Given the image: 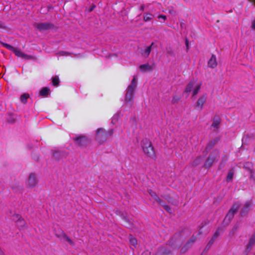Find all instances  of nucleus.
<instances>
[{"label":"nucleus","instance_id":"obj_1","mask_svg":"<svg viewBox=\"0 0 255 255\" xmlns=\"http://www.w3.org/2000/svg\"><path fill=\"white\" fill-rule=\"evenodd\" d=\"M141 146L143 152L149 157L154 158L155 154L150 141L147 138L143 139L141 142Z\"/></svg>","mask_w":255,"mask_h":255},{"label":"nucleus","instance_id":"obj_2","mask_svg":"<svg viewBox=\"0 0 255 255\" xmlns=\"http://www.w3.org/2000/svg\"><path fill=\"white\" fill-rule=\"evenodd\" d=\"M202 85V82L197 80H191L187 85L185 92H192V96H194L197 94Z\"/></svg>","mask_w":255,"mask_h":255},{"label":"nucleus","instance_id":"obj_3","mask_svg":"<svg viewBox=\"0 0 255 255\" xmlns=\"http://www.w3.org/2000/svg\"><path fill=\"white\" fill-rule=\"evenodd\" d=\"M113 130L110 129L109 131H105L103 128H99L96 131V140L101 143L106 140L113 133Z\"/></svg>","mask_w":255,"mask_h":255},{"label":"nucleus","instance_id":"obj_4","mask_svg":"<svg viewBox=\"0 0 255 255\" xmlns=\"http://www.w3.org/2000/svg\"><path fill=\"white\" fill-rule=\"evenodd\" d=\"M136 87V77L134 76L131 84L128 86L127 90L125 100L127 102H130L133 98V92Z\"/></svg>","mask_w":255,"mask_h":255},{"label":"nucleus","instance_id":"obj_5","mask_svg":"<svg viewBox=\"0 0 255 255\" xmlns=\"http://www.w3.org/2000/svg\"><path fill=\"white\" fill-rule=\"evenodd\" d=\"M220 157V153L218 150H215L212 152L205 163V166L207 167H210L212 164L218 161Z\"/></svg>","mask_w":255,"mask_h":255},{"label":"nucleus","instance_id":"obj_6","mask_svg":"<svg viewBox=\"0 0 255 255\" xmlns=\"http://www.w3.org/2000/svg\"><path fill=\"white\" fill-rule=\"evenodd\" d=\"M38 183V180L34 173H30L25 182V185L28 188H33Z\"/></svg>","mask_w":255,"mask_h":255},{"label":"nucleus","instance_id":"obj_7","mask_svg":"<svg viewBox=\"0 0 255 255\" xmlns=\"http://www.w3.org/2000/svg\"><path fill=\"white\" fill-rule=\"evenodd\" d=\"M16 56L24 59H29L31 57L23 53L20 49L14 48L13 51Z\"/></svg>","mask_w":255,"mask_h":255},{"label":"nucleus","instance_id":"obj_8","mask_svg":"<svg viewBox=\"0 0 255 255\" xmlns=\"http://www.w3.org/2000/svg\"><path fill=\"white\" fill-rule=\"evenodd\" d=\"M239 204H235L232 208L230 210L228 214H227L226 219H229L230 220L232 219L233 217V215L234 213L238 210L239 207Z\"/></svg>","mask_w":255,"mask_h":255},{"label":"nucleus","instance_id":"obj_9","mask_svg":"<svg viewBox=\"0 0 255 255\" xmlns=\"http://www.w3.org/2000/svg\"><path fill=\"white\" fill-rule=\"evenodd\" d=\"M149 194L155 201H156L159 204H161L167 211L169 212H171V209L169 208V207L167 205H164L163 204H162V202L161 200L157 197L156 194L154 192L150 191Z\"/></svg>","mask_w":255,"mask_h":255},{"label":"nucleus","instance_id":"obj_10","mask_svg":"<svg viewBox=\"0 0 255 255\" xmlns=\"http://www.w3.org/2000/svg\"><path fill=\"white\" fill-rule=\"evenodd\" d=\"M217 65L216 57L213 54L208 62V65L210 68L213 69L216 68Z\"/></svg>","mask_w":255,"mask_h":255},{"label":"nucleus","instance_id":"obj_11","mask_svg":"<svg viewBox=\"0 0 255 255\" xmlns=\"http://www.w3.org/2000/svg\"><path fill=\"white\" fill-rule=\"evenodd\" d=\"M76 142L80 146H84L88 142V140L85 136H80L77 138Z\"/></svg>","mask_w":255,"mask_h":255},{"label":"nucleus","instance_id":"obj_12","mask_svg":"<svg viewBox=\"0 0 255 255\" xmlns=\"http://www.w3.org/2000/svg\"><path fill=\"white\" fill-rule=\"evenodd\" d=\"M36 26L40 30H44L49 29L51 25L47 23H41L36 24Z\"/></svg>","mask_w":255,"mask_h":255},{"label":"nucleus","instance_id":"obj_13","mask_svg":"<svg viewBox=\"0 0 255 255\" xmlns=\"http://www.w3.org/2000/svg\"><path fill=\"white\" fill-rule=\"evenodd\" d=\"M206 100V97L205 96H202L200 97L196 103V107L201 109L203 105L205 103Z\"/></svg>","mask_w":255,"mask_h":255},{"label":"nucleus","instance_id":"obj_14","mask_svg":"<svg viewBox=\"0 0 255 255\" xmlns=\"http://www.w3.org/2000/svg\"><path fill=\"white\" fill-rule=\"evenodd\" d=\"M153 45V43H152L150 46H148L142 51L141 54L142 55V56H143L145 57H147L148 56L151 52V47Z\"/></svg>","mask_w":255,"mask_h":255},{"label":"nucleus","instance_id":"obj_15","mask_svg":"<svg viewBox=\"0 0 255 255\" xmlns=\"http://www.w3.org/2000/svg\"><path fill=\"white\" fill-rule=\"evenodd\" d=\"M251 206V203L250 202H247L245 205H244V207L242 209L241 211V214L242 215H244L247 213L250 208V207Z\"/></svg>","mask_w":255,"mask_h":255},{"label":"nucleus","instance_id":"obj_16","mask_svg":"<svg viewBox=\"0 0 255 255\" xmlns=\"http://www.w3.org/2000/svg\"><path fill=\"white\" fill-rule=\"evenodd\" d=\"M220 124V119L219 117H216L214 119L212 126L216 129L218 128Z\"/></svg>","mask_w":255,"mask_h":255},{"label":"nucleus","instance_id":"obj_17","mask_svg":"<svg viewBox=\"0 0 255 255\" xmlns=\"http://www.w3.org/2000/svg\"><path fill=\"white\" fill-rule=\"evenodd\" d=\"M218 141V138H215L210 141L207 146V149H211L217 143Z\"/></svg>","mask_w":255,"mask_h":255},{"label":"nucleus","instance_id":"obj_18","mask_svg":"<svg viewBox=\"0 0 255 255\" xmlns=\"http://www.w3.org/2000/svg\"><path fill=\"white\" fill-rule=\"evenodd\" d=\"M139 68H140V69L142 71H143V72L146 71L150 70L152 69V67L148 64L141 65L140 66Z\"/></svg>","mask_w":255,"mask_h":255},{"label":"nucleus","instance_id":"obj_19","mask_svg":"<svg viewBox=\"0 0 255 255\" xmlns=\"http://www.w3.org/2000/svg\"><path fill=\"white\" fill-rule=\"evenodd\" d=\"M50 89L47 87L43 88L40 91L41 96H47L49 93Z\"/></svg>","mask_w":255,"mask_h":255},{"label":"nucleus","instance_id":"obj_20","mask_svg":"<svg viewBox=\"0 0 255 255\" xmlns=\"http://www.w3.org/2000/svg\"><path fill=\"white\" fill-rule=\"evenodd\" d=\"M29 97L28 94H22L20 97V101L22 103L25 104L27 102V99Z\"/></svg>","mask_w":255,"mask_h":255},{"label":"nucleus","instance_id":"obj_21","mask_svg":"<svg viewBox=\"0 0 255 255\" xmlns=\"http://www.w3.org/2000/svg\"><path fill=\"white\" fill-rule=\"evenodd\" d=\"M255 243V235L254 234L251 238L249 244L248 245V248H251L253 246Z\"/></svg>","mask_w":255,"mask_h":255},{"label":"nucleus","instance_id":"obj_22","mask_svg":"<svg viewBox=\"0 0 255 255\" xmlns=\"http://www.w3.org/2000/svg\"><path fill=\"white\" fill-rule=\"evenodd\" d=\"M255 243V235L254 234L251 238L249 244L248 245V248H251L253 246Z\"/></svg>","mask_w":255,"mask_h":255},{"label":"nucleus","instance_id":"obj_23","mask_svg":"<svg viewBox=\"0 0 255 255\" xmlns=\"http://www.w3.org/2000/svg\"><path fill=\"white\" fill-rule=\"evenodd\" d=\"M153 15L150 13H145L143 16L144 20L148 21L152 19Z\"/></svg>","mask_w":255,"mask_h":255},{"label":"nucleus","instance_id":"obj_24","mask_svg":"<svg viewBox=\"0 0 255 255\" xmlns=\"http://www.w3.org/2000/svg\"><path fill=\"white\" fill-rule=\"evenodd\" d=\"M129 241L130 245L133 247H135V246L137 244V241L136 239L131 236H130L129 238Z\"/></svg>","mask_w":255,"mask_h":255},{"label":"nucleus","instance_id":"obj_25","mask_svg":"<svg viewBox=\"0 0 255 255\" xmlns=\"http://www.w3.org/2000/svg\"><path fill=\"white\" fill-rule=\"evenodd\" d=\"M63 238L65 241L69 243L70 245H73L72 240L64 233L63 234Z\"/></svg>","mask_w":255,"mask_h":255},{"label":"nucleus","instance_id":"obj_26","mask_svg":"<svg viewBox=\"0 0 255 255\" xmlns=\"http://www.w3.org/2000/svg\"><path fill=\"white\" fill-rule=\"evenodd\" d=\"M234 173L232 171H230L228 174L227 177V181L228 182H230L232 180L233 178Z\"/></svg>","mask_w":255,"mask_h":255},{"label":"nucleus","instance_id":"obj_27","mask_svg":"<svg viewBox=\"0 0 255 255\" xmlns=\"http://www.w3.org/2000/svg\"><path fill=\"white\" fill-rule=\"evenodd\" d=\"M17 217L18 218L17 221V225L18 226H22L24 224V221L20 217H19L18 215L17 216Z\"/></svg>","mask_w":255,"mask_h":255},{"label":"nucleus","instance_id":"obj_28","mask_svg":"<svg viewBox=\"0 0 255 255\" xmlns=\"http://www.w3.org/2000/svg\"><path fill=\"white\" fill-rule=\"evenodd\" d=\"M52 83L54 86H58L59 83V79L57 77L53 78Z\"/></svg>","mask_w":255,"mask_h":255},{"label":"nucleus","instance_id":"obj_29","mask_svg":"<svg viewBox=\"0 0 255 255\" xmlns=\"http://www.w3.org/2000/svg\"><path fill=\"white\" fill-rule=\"evenodd\" d=\"M3 45V46H4L5 48H7V49H9L10 50H11V51H13V50L14 48H15V47H12V46H11V45H9V44H6V43H4Z\"/></svg>","mask_w":255,"mask_h":255},{"label":"nucleus","instance_id":"obj_30","mask_svg":"<svg viewBox=\"0 0 255 255\" xmlns=\"http://www.w3.org/2000/svg\"><path fill=\"white\" fill-rule=\"evenodd\" d=\"M117 121H118L117 116V115H115L113 117V119H112V123L113 124H115Z\"/></svg>","mask_w":255,"mask_h":255},{"label":"nucleus","instance_id":"obj_31","mask_svg":"<svg viewBox=\"0 0 255 255\" xmlns=\"http://www.w3.org/2000/svg\"><path fill=\"white\" fill-rule=\"evenodd\" d=\"M251 27L253 30H255V18L252 20Z\"/></svg>","mask_w":255,"mask_h":255},{"label":"nucleus","instance_id":"obj_32","mask_svg":"<svg viewBox=\"0 0 255 255\" xmlns=\"http://www.w3.org/2000/svg\"><path fill=\"white\" fill-rule=\"evenodd\" d=\"M158 18L160 19H162L163 21H165L166 19V17L165 15H159L158 16Z\"/></svg>","mask_w":255,"mask_h":255},{"label":"nucleus","instance_id":"obj_33","mask_svg":"<svg viewBox=\"0 0 255 255\" xmlns=\"http://www.w3.org/2000/svg\"><path fill=\"white\" fill-rule=\"evenodd\" d=\"M201 160V158L199 157V158L196 159V160L194 161L195 164L197 165L199 163V162Z\"/></svg>","mask_w":255,"mask_h":255},{"label":"nucleus","instance_id":"obj_34","mask_svg":"<svg viewBox=\"0 0 255 255\" xmlns=\"http://www.w3.org/2000/svg\"><path fill=\"white\" fill-rule=\"evenodd\" d=\"M249 1H250L251 3H252L254 6L255 7V0H248Z\"/></svg>","mask_w":255,"mask_h":255},{"label":"nucleus","instance_id":"obj_35","mask_svg":"<svg viewBox=\"0 0 255 255\" xmlns=\"http://www.w3.org/2000/svg\"><path fill=\"white\" fill-rule=\"evenodd\" d=\"M250 172H251V177L253 178H254L253 177V172L252 170H251Z\"/></svg>","mask_w":255,"mask_h":255},{"label":"nucleus","instance_id":"obj_36","mask_svg":"<svg viewBox=\"0 0 255 255\" xmlns=\"http://www.w3.org/2000/svg\"><path fill=\"white\" fill-rule=\"evenodd\" d=\"M144 6L143 5H141V6H140V9H141V10H144Z\"/></svg>","mask_w":255,"mask_h":255},{"label":"nucleus","instance_id":"obj_37","mask_svg":"<svg viewBox=\"0 0 255 255\" xmlns=\"http://www.w3.org/2000/svg\"><path fill=\"white\" fill-rule=\"evenodd\" d=\"M217 237L216 233H215L214 235V237L216 238Z\"/></svg>","mask_w":255,"mask_h":255},{"label":"nucleus","instance_id":"obj_38","mask_svg":"<svg viewBox=\"0 0 255 255\" xmlns=\"http://www.w3.org/2000/svg\"><path fill=\"white\" fill-rule=\"evenodd\" d=\"M93 8H94V7H92V8L90 9V11L93 10Z\"/></svg>","mask_w":255,"mask_h":255},{"label":"nucleus","instance_id":"obj_39","mask_svg":"<svg viewBox=\"0 0 255 255\" xmlns=\"http://www.w3.org/2000/svg\"><path fill=\"white\" fill-rule=\"evenodd\" d=\"M186 45H187L188 44H187V41L186 42Z\"/></svg>","mask_w":255,"mask_h":255},{"label":"nucleus","instance_id":"obj_40","mask_svg":"<svg viewBox=\"0 0 255 255\" xmlns=\"http://www.w3.org/2000/svg\"><path fill=\"white\" fill-rule=\"evenodd\" d=\"M254 235H255V233L254 234Z\"/></svg>","mask_w":255,"mask_h":255}]
</instances>
